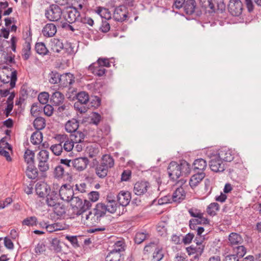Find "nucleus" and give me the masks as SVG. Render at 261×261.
<instances>
[{"instance_id": "f704fd0d", "label": "nucleus", "mask_w": 261, "mask_h": 261, "mask_svg": "<svg viewBox=\"0 0 261 261\" xmlns=\"http://www.w3.org/2000/svg\"><path fill=\"white\" fill-rule=\"evenodd\" d=\"M25 173L27 176L30 179H35L38 175L37 169L34 165H28Z\"/></svg>"}, {"instance_id": "6e6d98bb", "label": "nucleus", "mask_w": 261, "mask_h": 261, "mask_svg": "<svg viewBox=\"0 0 261 261\" xmlns=\"http://www.w3.org/2000/svg\"><path fill=\"white\" fill-rule=\"evenodd\" d=\"M200 3L201 4L202 7L207 8H209L211 10L215 11V7L212 0H199Z\"/></svg>"}, {"instance_id": "603ef678", "label": "nucleus", "mask_w": 261, "mask_h": 261, "mask_svg": "<svg viewBox=\"0 0 261 261\" xmlns=\"http://www.w3.org/2000/svg\"><path fill=\"white\" fill-rule=\"evenodd\" d=\"M60 241L57 238L52 239L51 243V249L56 252H60L62 250V247L60 245Z\"/></svg>"}, {"instance_id": "13d9d810", "label": "nucleus", "mask_w": 261, "mask_h": 261, "mask_svg": "<svg viewBox=\"0 0 261 261\" xmlns=\"http://www.w3.org/2000/svg\"><path fill=\"white\" fill-rule=\"evenodd\" d=\"M49 94L47 92H41L38 95V99L39 102L44 105L47 103L48 101Z\"/></svg>"}, {"instance_id": "0eeeda50", "label": "nucleus", "mask_w": 261, "mask_h": 261, "mask_svg": "<svg viewBox=\"0 0 261 261\" xmlns=\"http://www.w3.org/2000/svg\"><path fill=\"white\" fill-rule=\"evenodd\" d=\"M64 19L69 23L80 21L81 17L80 12L75 8H67L63 13Z\"/></svg>"}, {"instance_id": "6ab92c4d", "label": "nucleus", "mask_w": 261, "mask_h": 261, "mask_svg": "<svg viewBox=\"0 0 261 261\" xmlns=\"http://www.w3.org/2000/svg\"><path fill=\"white\" fill-rule=\"evenodd\" d=\"M182 7L187 14L192 15L195 12L197 4L194 0H187Z\"/></svg>"}, {"instance_id": "49530a36", "label": "nucleus", "mask_w": 261, "mask_h": 261, "mask_svg": "<svg viewBox=\"0 0 261 261\" xmlns=\"http://www.w3.org/2000/svg\"><path fill=\"white\" fill-rule=\"evenodd\" d=\"M233 251L236 253L234 255L238 257H243L246 253V248L243 245H238L233 248Z\"/></svg>"}, {"instance_id": "20e7f679", "label": "nucleus", "mask_w": 261, "mask_h": 261, "mask_svg": "<svg viewBox=\"0 0 261 261\" xmlns=\"http://www.w3.org/2000/svg\"><path fill=\"white\" fill-rule=\"evenodd\" d=\"M71 205L73 209V213L76 216L85 210H89L91 207V203L87 200H84V202L79 197L73 196L70 200Z\"/></svg>"}, {"instance_id": "052dcab7", "label": "nucleus", "mask_w": 261, "mask_h": 261, "mask_svg": "<svg viewBox=\"0 0 261 261\" xmlns=\"http://www.w3.org/2000/svg\"><path fill=\"white\" fill-rule=\"evenodd\" d=\"M146 238V234L143 232H138L135 238V242L137 244L141 243Z\"/></svg>"}, {"instance_id": "f03ea898", "label": "nucleus", "mask_w": 261, "mask_h": 261, "mask_svg": "<svg viewBox=\"0 0 261 261\" xmlns=\"http://www.w3.org/2000/svg\"><path fill=\"white\" fill-rule=\"evenodd\" d=\"M190 171V164L184 160L180 161L179 163L171 162L168 167L169 176L173 180H176L180 176L188 175Z\"/></svg>"}, {"instance_id": "0e129e2a", "label": "nucleus", "mask_w": 261, "mask_h": 261, "mask_svg": "<svg viewBox=\"0 0 261 261\" xmlns=\"http://www.w3.org/2000/svg\"><path fill=\"white\" fill-rule=\"evenodd\" d=\"M96 63L104 68L105 67H109L111 66L109 60L107 58H99Z\"/></svg>"}, {"instance_id": "69168bd1", "label": "nucleus", "mask_w": 261, "mask_h": 261, "mask_svg": "<svg viewBox=\"0 0 261 261\" xmlns=\"http://www.w3.org/2000/svg\"><path fill=\"white\" fill-rule=\"evenodd\" d=\"M38 168L40 171L45 172L49 169L48 161L38 162Z\"/></svg>"}, {"instance_id": "6e6552de", "label": "nucleus", "mask_w": 261, "mask_h": 261, "mask_svg": "<svg viewBox=\"0 0 261 261\" xmlns=\"http://www.w3.org/2000/svg\"><path fill=\"white\" fill-rule=\"evenodd\" d=\"M228 9L231 15L239 16L242 13L243 4L241 1L232 0V1H229Z\"/></svg>"}, {"instance_id": "ea45409f", "label": "nucleus", "mask_w": 261, "mask_h": 261, "mask_svg": "<svg viewBox=\"0 0 261 261\" xmlns=\"http://www.w3.org/2000/svg\"><path fill=\"white\" fill-rule=\"evenodd\" d=\"M193 166L195 169L203 171L206 168L207 163L206 161L203 159H198L194 161Z\"/></svg>"}, {"instance_id": "aec40b11", "label": "nucleus", "mask_w": 261, "mask_h": 261, "mask_svg": "<svg viewBox=\"0 0 261 261\" xmlns=\"http://www.w3.org/2000/svg\"><path fill=\"white\" fill-rule=\"evenodd\" d=\"M88 69L94 74L98 76L103 75L106 72V70L103 67L96 63L90 65L88 67Z\"/></svg>"}, {"instance_id": "cd10ccee", "label": "nucleus", "mask_w": 261, "mask_h": 261, "mask_svg": "<svg viewBox=\"0 0 261 261\" xmlns=\"http://www.w3.org/2000/svg\"><path fill=\"white\" fill-rule=\"evenodd\" d=\"M100 164L110 169L113 167L114 165V160L110 155L105 154L101 158Z\"/></svg>"}, {"instance_id": "09e8293b", "label": "nucleus", "mask_w": 261, "mask_h": 261, "mask_svg": "<svg viewBox=\"0 0 261 261\" xmlns=\"http://www.w3.org/2000/svg\"><path fill=\"white\" fill-rule=\"evenodd\" d=\"M61 75L56 71H51L49 74V81L51 84L60 83Z\"/></svg>"}, {"instance_id": "de8ad7c7", "label": "nucleus", "mask_w": 261, "mask_h": 261, "mask_svg": "<svg viewBox=\"0 0 261 261\" xmlns=\"http://www.w3.org/2000/svg\"><path fill=\"white\" fill-rule=\"evenodd\" d=\"M124 249V243L122 241H117L114 245V248L111 252L123 253Z\"/></svg>"}, {"instance_id": "2eb2a0df", "label": "nucleus", "mask_w": 261, "mask_h": 261, "mask_svg": "<svg viewBox=\"0 0 261 261\" xmlns=\"http://www.w3.org/2000/svg\"><path fill=\"white\" fill-rule=\"evenodd\" d=\"M130 199V193L128 191H121L117 195V201L122 206L128 205Z\"/></svg>"}, {"instance_id": "c03bdc74", "label": "nucleus", "mask_w": 261, "mask_h": 261, "mask_svg": "<svg viewBox=\"0 0 261 261\" xmlns=\"http://www.w3.org/2000/svg\"><path fill=\"white\" fill-rule=\"evenodd\" d=\"M76 97L78 100L77 102L81 104H86L89 99V95L86 92H81L76 94Z\"/></svg>"}, {"instance_id": "9d476101", "label": "nucleus", "mask_w": 261, "mask_h": 261, "mask_svg": "<svg viewBox=\"0 0 261 261\" xmlns=\"http://www.w3.org/2000/svg\"><path fill=\"white\" fill-rule=\"evenodd\" d=\"M150 188V184L146 181L137 182L134 187V193L139 196L145 194Z\"/></svg>"}, {"instance_id": "a18cd8bd", "label": "nucleus", "mask_w": 261, "mask_h": 261, "mask_svg": "<svg viewBox=\"0 0 261 261\" xmlns=\"http://www.w3.org/2000/svg\"><path fill=\"white\" fill-rule=\"evenodd\" d=\"M153 253V261H160L164 257L162 247L156 246Z\"/></svg>"}, {"instance_id": "4468645a", "label": "nucleus", "mask_w": 261, "mask_h": 261, "mask_svg": "<svg viewBox=\"0 0 261 261\" xmlns=\"http://www.w3.org/2000/svg\"><path fill=\"white\" fill-rule=\"evenodd\" d=\"M54 176L56 178L60 179L65 178L64 180L71 181L72 179V176L68 173H65L64 168L61 165H58L54 169Z\"/></svg>"}, {"instance_id": "1a4fd4ad", "label": "nucleus", "mask_w": 261, "mask_h": 261, "mask_svg": "<svg viewBox=\"0 0 261 261\" xmlns=\"http://www.w3.org/2000/svg\"><path fill=\"white\" fill-rule=\"evenodd\" d=\"M59 195L63 200L69 201L74 195L71 186L68 184L62 185L59 190Z\"/></svg>"}, {"instance_id": "37998d69", "label": "nucleus", "mask_w": 261, "mask_h": 261, "mask_svg": "<svg viewBox=\"0 0 261 261\" xmlns=\"http://www.w3.org/2000/svg\"><path fill=\"white\" fill-rule=\"evenodd\" d=\"M74 134L71 135V140L74 143H81L83 141L85 135L82 132L75 131Z\"/></svg>"}, {"instance_id": "c756f323", "label": "nucleus", "mask_w": 261, "mask_h": 261, "mask_svg": "<svg viewBox=\"0 0 261 261\" xmlns=\"http://www.w3.org/2000/svg\"><path fill=\"white\" fill-rule=\"evenodd\" d=\"M86 153L90 158H95L99 153V148L96 145H91L87 146Z\"/></svg>"}, {"instance_id": "72a5a7b5", "label": "nucleus", "mask_w": 261, "mask_h": 261, "mask_svg": "<svg viewBox=\"0 0 261 261\" xmlns=\"http://www.w3.org/2000/svg\"><path fill=\"white\" fill-rule=\"evenodd\" d=\"M43 135L40 131H36L31 137V142L34 145H39L42 141Z\"/></svg>"}, {"instance_id": "680f3d73", "label": "nucleus", "mask_w": 261, "mask_h": 261, "mask_svg": "<svg viewBox=\"0 0 261 261\" xmlns=\"http://www.w3.org/2000/svg\"><path fill=\"white\" fill-rule=\"evenodd\" d=\"M172 197L170 195L165 196L159 199L158 203L160 205H163L172 202Z\"/></svg>"}, {"instance_id": "a19ab883", "label": "nucleus", "mask_w": 261, "mask_h": 261, "mask_svg": "<svg viewBox=\"0 0 261 261\" xmlns=\"http://www.w3.org/2000/svg\"><path fill=\"white\" fill-rule=\"evenodd\" d=\"M219 210V205L216 202L211 203L206 208L207 213L212 216H215Z\"/></svg>"}, {"instance_id": "b1692460", "label": "nucleus", "mask_w": 261, "mask_h": 261, "mask_svg": "<svg viewBox=\"0 0 261 261\" xmlns=\"http://www.w3.org/2000/svg\"><path fill=\"white\" fill-rule=\"evenodd\" d=\"M172 200L174 202H180L186 197V192L182 187L176 189L172 195Z\"/></svg>"}, {"instance_id": "473e14b6", "label": "nucleus", "mask_w": 261, "mask_h": 261, "mask_svg": "<svg viewBox=\"0 0 261 261\" xmlns=\"http://www.w3.org/2000/svg\"><path fill=\"white\" fill-rule=\"evenodd\" d=\"M45 197H46L45 202L49 206H54L57 203V197L56 194H55L54 192H50L49 193H47Z\"/></svg>"}, {"instance_id": "864d4df0", "label": "nucleus", "mask_w": 261, "mask_h": 261, "mask_svg": "<svg viewBox=\"0 0 261 261\" xmlns=\"http://www.w3.org/2000/svg\"><path fill=\"white\" fill-rule=\"evenodd\" d=\"M53 207L55 213L58 216H62L66 213L65 207L63 204L57 203Z\"/></svg>"}, {"instance_id": "f3484780", "label": "nucleus", "mask_w": 261, "mask_h": 261, "mask_svg": "<svg viewBox=\"0 0 261 261\" xmlns=\"http://www.w3.org/2000/svg\"><path fill=\"white\" fill-rule=\"evenodd\" d=\"M75 77L70 73H66L61 75L60 84L63 87H67L74 83Z\"/></svg>"}, {"instance_id": "e433bc0d", "label": "nucleus", "mask_w": 261, "mask_h": 261, "mask_svg": "<svg viewBox=\"0 0 261 261\" xmlns=\"http://www.w3.org/2000/svg\"><path fill=\"white\" fill-rule=\"evenodd\" d=\"M31 43L28 41H25L23 45L22 57L25 60H27L31 55Z\"/></svg>"}, {"instance_id": "e2e57ef3", "label": "nucleus", "mask_w": 261, "mask_h": 261, "mask_svg": "<svg viewBox=\"0 0 261 261\" xmlns=\"http://www.w3.org/2000/svg\"><path fill=\"white\" fill-rule=\"evenodd\" d=\"M8 150L12 151V147L11 145L7 142L4 139L0 141V150Z\"/></svg>"}, {"instance_id": "7ed1b4c3", "label": "nucleus", "mask_w": 261, "mask_h": 261, "mask_svg": "<svg viewBox=\"0 0 261 261\" xmlns=\"http://www.w3.org/2000/svg\"><path fill=\"white\" fill-rule=\"evenodd\" d=\"M0 80L4 84H8L10 89H13L17 80V72L5 66L0 69Z\"/></svg>"}, {"instance_id": "a878e982", "label": "nucleus", "mask_w": 261, "mask_h": 261, "mask_svg": "<svg viewBox=\"0 0 261 261\" xmlns=\"http://www.w3.org/2000/svg\"><path fill=\"white\" fill-rule=\"evenodd\" d=\"M79 126L78 121L75 119L68 120L65 124V129L68 133L75 132Z\"/></svg>"}, {"instance_id": "c9c22d12", "label": "nucleus", "mask_w": 261, "mask_h": 261, "mask_svg": "<svg viewBox=\"0 0 261 261\" xmlns=\"http://www.w3.org/2000/svg\"><path fill=\"white\" fill-rule=\"evenodd\" d=\"M34 152L30 150L27 149L24 154V159L28 165L34 164Z\"/></svg>"}, {"instance_id": "4d7b16f0", "label": "nucleus", "mask_w": 261, "mask_h": 261, "mask_svg": "<svg viewBox=\"0 0 261 261\" xmlns=\"http://www.w3.org/2000/svg\"><path fill=\"white\" fill-rule=\"evenodd\" d=\"M37 219L35 216L27 218L22 221V224L27 226H34L36 225Z\"/></svg>"}, {"instance_id": "8fccbe9b", "label": "nucleus", "mask_w": 261, "mask_h": 261, "mask_svg": "<svg viewBox=\"0 0 261 261\" xmlns=\"http://www.w3.org/2000/svg\"><path fill=\"white\" fill-rule=\"evenodd\" d=\"M50 149L55 155H60L63 151V145L59 142L51 145Z\"/></svg>"}, {"instance_id": "2f4dec72", "label": "nucleus", "mask_w": 261, "mask_h": 261, "mask_svg": "<svg viewBox=\"0 0 261 261\" xmlns=\"http://www.w3.org/2000/svg\"><path fill=\"white\" fill-rule=\"evenodd\" d=\"M123 253L110 252L106 257V261H123Z\"/></svg>"}, {"instance_id": "f8f14e48", "label": "nucleus", "mask_w": 261, "mask_h": 261, "mask_svg": "<svg viewBox=\"0 0 261 261\" xmlns=\"http://www.w3.org/2000/svg\"><path fill=\"white\" fill-rule=\"evenodd\" d=\"M57 140L59 142L61 143L63 145V149H64L66 151L69 152L73 150L74 148V142L71 139L69 140L66 135H58L57 138Z\"/></svg>"}, {"instance_id": "bf43d9fd", "label": "nucleus", "mask_w": 261, "mask_h": 261, "mask_svg": "<svg viewBox=\"0 0 261 261\" xmlns=\"http://www.w3.org/2000/svg\"><path fill=\"white\" fill-rule=\"evenodd\" d=\"M156 229L161 236L164 235L166 233L167 231L166 224L163 222L159 223L157 226Z\"/></svg>"}, {"instance_id": "423d86ee", "label": "nucleus", "mask_w": 261, "mask_h": 261, "mask_svg": "<svg viewBox=\"0 0 261 261\" xmlns=\"http://www.w3.org/2000/svg\"><path fill=\"white\" fill-rule=\"evenodd\" d=\"M211 158L210 167L211 169L215 172H223L225 169V164L222 159L216 153L213 155H208Z\"/></svg>"}, {"instance_id": "5fc2aeb1", "label": "nucleus", "mask_w": 261, "mask_h": 261, "mask_svg": "<svg viewBox=\"0 0 261 261\" xmlns=\"http://www.w3.org/2000/svg\"><path fill=\"white\" fill-rule=\"evenodd\" d=\"M49 158V152L46 150H41L38 154L37 159L38 162L48 161Z\"/></svg>"}, {"instance_id": "f257e3e1", "label": "nucleus", "mask_w": 261, "mask_h": 261, "mask_svg": "<svg viewBox=\"0 0 261 261\" xmlns=\"http://www.w3.org/2000/svg\"><path fill=\"white\" fill-rule=\"evenodd\" d=\"M102 205L96 204L91 211L85 210L80 213L81 223L87 226L91 227L98 223L103 217V207Z\"/></svg>"}, {"instance_id": "a211bd4d", "label": "nucleus", "mask_w": 261, "mask_h": 261, "mask_svg": "<svg viewBox=\"0 0 261 261\" xmlns=\"http://www.w3.org/2000/svg\"><path fill=\"white\" fill-rule=\"evenodd\" d=\"M243 242L242 236L237 233L232 232L228 237V243L231 246L241 245Z\"/></svg>"}, {"instance_id": "9b49d317", "label": "nucleus", "mask_w": 261, "mask_h": 261, "mask_svg": "<svg viewBox=\"0 0 261 261\" xmlns=\"http://www.w3.org/2000/svg\"><path fill=\"white\" fill-rule=\"evenodd\" d=\"M127 17V10L124 6H119L115 8L113 13L114 19L117 21L122 22Z\"/></svg>"}, {"instance_id": "393cba45", "label": "nucleus", "mask_w": 261, "mask_h": 261, "mask_svg": "<svg viewBox=\"0 0 261 261\" xmlns=\"http://www.w3.org/2000/svg\"><path fill=\"white\" fill-rule=\"evenodd\" d=\"M204 177L205 173L203 172H201L200 173H198L192 175L189 181L190 187L192 189L195 188L204 178Z\"/></svg>"}, {"instance_id": "7c9ffc66", "label": "nucleus", "mask_w": 261, "mask_h": 261, "mask_svg": "<svg viewBox=\"0 0 261 261\" xmlns=\"http://www.w3.org/2000/svg\"><path fill=\"white\" fill-rule=\"evenodd\" d=\"M50 44L51 49L54 52L59 53L63 48V43L58 39H53Z\"/></svg>"}, {"instance_id": "5701e85b", "label": "nucleus", "mask_w": 261, "mask_h": 261, "mask_svg": "<svg viewBox=\"0 0 261 261\" xmlns=\"http://www.w3.org/2000/svg\"><path fill=\"white\" fill-rule=\"evenodd\" d=\"M195 242H196L198 247H195V248H193L192 247H187V251L189 255L194 254L195 253H196V254L195 255L198 256L199 254H201L202 253L203 248H204V246L203 245H202L201 241H199L197 237H196V238L195 239Z\"/></svg>"}, {"instance_id": "c85d7f7f", "label": "nucleus", "mask_w": 261, "mask_h": 261, "mask_svg": "<svg viewBox=\"0 0 261 261\" xmlns=\"http://www.w3.org/2000/svg\"><path fill=\"white\" fill-rule=\"evenodd\" d=\"M64 99V96L59 91H56L51 95L50 101L56 106H59L62 103Z\"/></svg>"}, {"instance_id": "4c0bfd02", "label": "nucleus", "mask_w": 261, "mask_h": 261, "mask_svg": "<svg viewBox=\"0 0 261 261\" xmlns=\"http://www.w3.org/2000/svg\"><path fill=\"white\" fill-rule=\"evenodd\" d=\"M109 169L99 164L95 168L96 174L101 178H105L108 174Z\"/></svg>"}, {"instance_id": "338daca9", "label": "nucleus", "mask_w": 261, "mask_h": 261, "mask_svg": "<svg viewBox=\"0 0 261 261\" xmlns=\"http://www.w3.org/2000/svg\"><path fill=\"white\" fill-rule=\"evenodd\" d=\"M99 196V193L96 191H92L88 194V198L92 202H95L98 200Z\"/></svg>"}, {"instance_id": "dca6fc26", "label": "nucleus", "mask_w": 261, "mask_h": 261, "mask_svg": "<svg viewBox=\"0 0 261 261\" xmlns=\"http://www.w3.org/2000/svg\"><path fill=\"white\" fill-rule=\"evenodd\" d=\"M217 154L225 162L231 161L234 155V151L226 148L222 149Z\"/></svg>"}, {"instance_id": "412c9836", "label": "nucleus", "mask_w": 261, "mask_h": 261, "mask_svg": "<svg viewBox=\"0 0 261 261\" xmlns=\"http://www.w3.org/2000/svg\"><path fill=\"white\" fill-rule=\"evenodd\" d=\"M97 204L102 205L103 207V217L106 215L107 212L110 213H114L117 209V204L116 201L113 200H109L107 204L103 203H98Z\"/></svg>"}, {"instance_id": "39448f33", "label": "nucleus", "mask_w": 261, "mask_h": 261, "mask_svg": "<svg viewBox=\"0 0 261 261\" xmlns=\"http://www.w3.org/2000/svg\"><path fill=\"white\" fill-rule=\"evenodd\" d=\"M62 14V11L58 6L52 5L46 10L45 15L48 20L57 21L61 19Z\"/></svg>"}, {"instance_id": "3c124183", "label": "nucleus", "mask_w": 261, "mask_h": 261, "mask_svg": "<svg viewBox=\"0 0 261 261\" xmlns=\"http://www.w3.org/2000/svg\"><path fill=\"white\" fill-rule=\"evenodd\" d=\"M35 49L37 53L40 55H46L48 51L45 44L42 42L37 43Z\"/></svg>"}, {"instance_id": "bb28decb", "label": "nucleus", "mask_w": 261, "mask_h": 261, "mask_svg": "<svg viewBox=\"0 0 261 261\" xmlns=\"http://www.w3.org/2000/svg\"><path fill=\"white\" fill-rule=\"evenodd\" d=\"M48 186L44 183H37L36 185V192L40 197L44 198L48 193Z\"/></svg>"}, {"instance_id": "4be33fe9", "label": "nucleus", "mask_w": 261, "mask_h": 261, "mask_svg": "<svg viewBox=\"0 0 261 261\" xmlns=\"http://www.w3.org/2000/svg\"><path fill=\"white\" fill-rule=\"evenodd\" d=\"M57 33L56 26L53 23L46 24L42 29V34L45 37H51Z\"/></svg>"}, {"instance_id": "ddd939ff", "label": "nucleus", "mask_w": 261, "mask_h": 261, "mask_svg": "<svg viewBox=\"0 0 261 261\" xmlns=\"http://www.w3.org/2000/svg\"><path fill=\"white\" fill-rule=\"evenodd\" d=\"M89 164V160L86 157L77 158L72 160V166L78 171L84 170Z\"/></svg>"}, {"instance_id": "774afa93", "label": "nucleus", "mask_w": 261, "mask_h": 261, "mask_svg": "<svg viewBox=\"0 0 261 261\" xmlns=\"http://www.w3.org/2000/svg\"><path fill=\"white\" fill-rule=\"evenodd\" d=\"M75 189L81 193H85L87 192V185L84 182L76 184L75 185Z\"/></svg>"}, {"instance_id": "58836bf2", "label": "nucleus", "mask_w": 261, "mask_h": 261, "mask_svg": "<svg viewBox=\"0 0 261 261\" xmlns=\"http://www.w3.org/2000/svg\"><path fill=\"white\" fill-rule=\"evenodd\" d=\"M33 125L37 131L41 130L45 127V120L41 117H37L34 121Z\"/></svg>"}, {"instance_id": "79ce46f5", "label": "nucleus", "mask_w": 261, "mask_h": 261, "mask_svg": "<svg viewBox=\"0 0 261 261\" xmlns=\"http://www.w3.org/2000/svg\"><path fill=\"white\" fill-rule=\"evenodd\" d=\"M96 13L99 15L101 18H103L106 19H109L111 18V14L107 8L98 7L96 10Z\"/></svg>"}]
</instances>
